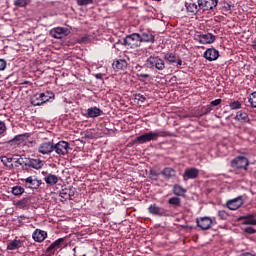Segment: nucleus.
<instances>
[{
	"mask_svg": "<svg viewBox=\"0 0 256 256\" xmlns=\"http://www.w3.org/2000/svg\"><path fill=\"white\" fill-rule=\"evenodd\" d=\"M7 131V126L5 122L0 121V135H3Z\"/></svg>",
	"mask_w": 256,
	"mask_h": 256,
	"instance_id": "49530a36",
	"label": "nucleus"
},
{
	"mask_svg": "<svg viewBox=\"0 0 256 256\" xmlns=\"http://www.w3.org/2000/svg\"><path fill=\"white\" fill-rule=\"evenodd\" d=\"M168 205H171L173 209H177V207H181V198L177 196L169 198Z\"/></svg>",
	"mask_w": 256,
	"mask_h": 256,
	"instance_id": "2f4dec72",
	"label": "nucleus"
},
{
	"mask_svg": "<svg viewBox=\"0 0 256 256\" xmlns=\"http://www.w3.org/2000/svg\"><path fill=\"white\" fill-rule=\"evenodd\" d=\"M136 69L138 70V71H141V69H143V67L142 66H136Z\"/></svg>",
	"mask_w": 256,
	"mask_h": 256,
	"instance_id": "4d7b16f0",
	"label": "nucleus"
},
{
	"mask_svg": "<svg viewBox=\"0 0 256 256\" xmlns=\"http://www.w3.org/2000/svg\"><path fill=\"white\" fill-rule=\"evenodd\" d=\"M140 42L141 43H155V35L150 32H142L140 34Z\"/></svg>",
	"mask_w": 256,
	"mask_h": 256,
	"instance_id": "393cba45",
	"label": "nucleus"
},
{
	"mask_svg": "<svg viewBox=\"0 0 256 256\" xmlns=\"http://www.w3.org/2000/svg\"><path fill=\"white\" fill-rule=\"evenodd\" d=\"M244 225H256V219L254 214H248L243 216Z\"/></svg>",
	"mask_w": 256,
	"mask_h": 256,
	"instance_id": "c9c22d12",
	"label": "nucleus"
},
{
	"mask_svg": "<svg viewBox=\"0 0 256 256\" xmlns=\"http://www.w3.org/2000/svg\"><path fill=\"white\" fill-rule=\"evenodd\" d=\"M160 174L166 179L167 181L171 179H175L177 177V171L172 167H165Z\"/></svg>",
	"mask_w": 256,
	"mask_h": 256,
	"instance_id": "f3484780",
	"label": "nucleus"
},
{
	"mask_svg": "<svg viewBox=\"0 0 256 256\" xmlns=\"http://www.w3.org/2000/svg\"><path fill=\"white\" fill-rule=\"evenodd\" d=\"M78 5H91L93 3V0H77Z\"/></svg>",
	"mask_w": 256,
	"mask_h": 256,
	"instance_id": "a18cd8bd",
	"label": "nucleus"
},
{
	"mask_svg": "<svg viewBox=\"0 0 256 256\" xmlns=\"http://www.w3.org/2000/svg\"><path fill=\"white\" fill-rule=\"evenodd\" d=\"M240 256H256V255L251 252H244V253L240 254Z\"/></svg>",
	"mask_w": 256,
	"mask_h": 256,
	"instance_id": "5fc2aeb1",
	"label": "nucleus"
},
{
	"mask_svg": "<svg viewBox=\"0 0 256 256\" xmlns=\"http://www.w3.org/2000/svg\"><path fill=\"white\" fill-rule=\"evenodd\" d=\"M29 168L39 171V169H43V161L41 159L28 158V169Z\"/></svg>",
	"mask_w": 256,
	"mask_h": 256,
	"instance_id": "4be33fe9",
	"label": "nucleus"
},
{
	"mask_svg": "<svg viewBox=\"0 0 256 256\" xmlns=\"http://www.w3.org/2000/svg\"><path fill=\"white\" fill-rule=\"evenodd\" d=\"M196 39L202 45H210L211 43H215V40L217 39V37L211 33H206V34H199Z\"/></svg>",
	"mask_w": 256,
	"mask_h": 256,
	"instance_id": "ddd939ff",
	"label": "nucleus"
},
{
	"mask_svg": "<svg viewBox=\"0 0 256 256\" xmlns=\"http://www.w3.org/2000/svg\"><path fill=\"white\" fill-rule=\"evenodd\" d=\"M232 169H242L247 171L249 169V159L245 156H237L230 163Z\"/></svg>",
	"mask_w": 256,
	"mask_h": 256,
	"instance_id": "7ed1b4c3",
	"label": "nucleus"
},
{
	"mask_svg": "<svg viewBox=\"0 0 256 256\" xmlns=\"http://www.w3.org/2000/svg\"><path fill=\"white\" fill-rule=\"evenodd\" d=\"M173 193L176 197H184L185 193H187V189L183 188V186L179 184H175L173 186Z\"/></svg>",
	"mask_w": 256,
	"mask_h": 256,
	"instance_id": "c85d7f7f",
	"label": "nucleus"
},
{
	"mask_svg": "<svg viewBox=\"0 0 256 256\" xmlns=\"http://www.w3.org/2000/svg\"><path fill=\"white\" fill-rule=\"evenodd\" d=\"M248 102L250 103L251 107L256 109V92H253L248 97Z\"/></svg>",
	"mask_w": 256,
	"mask_h": 256,
	"instance_id": "ea45409f",
	"label": "nucleus"
},
{
	"mask_svg": "<svg viewBox=\"0 0 256 256\" xmlns=\"http://www.w3.org/2000/svg\"><path fill=\"white\" fill-rule=\"evenodd\" d=\"M164 60L168 63H177V56L173 52H167L164 54Z\"/></svg>",
	"mask_w": 256,
	"mask_h": 256,
	"instance_id": "e433bc0d",
	"label": "nucleus"
},
{
	"mask_svg": "<svg viewBox=\"0 0 256 256\" xmlns=\"http://www.w3.org/2000/svg\"><path fill=\"white\" fill-rule=\"evenodd\" d=\"M71 34V30L65 27H56L50 30V37L54 39H63Z\"/></svg>",
	"mask_w": 256,
	"mask_h": 256,
	"instance_id": "9d476101",
	"label": "nucleus"
},
{
	"mask_svg": "<svg viewBox=\"0 0 256 256\" xmlns=\"http://www.w3.org/2000/svg\"><path fill=\"white\" fill-rule=\"evenodd\" d=\"M127 65L128 63L125 59H116L112 63V67L116 71H125V69H127Z\"/></svg>",
	"mask_w": 256,
	"mask_h": 256,
	"instance_id": "412c9836",
	"label": "nucleus"
},
{
	"mask_svg": "<svg viewBox=\"0 0 256 256\" xmlns=\"http://www.w3.org/2000/svg\"><path fill=\"white\" fill-rule=\"evenodd\" d=\"M13 161H15V158H9L7 156L1 157V162L3 163V165H5V167H9V169H13V164L9 165V163H13Z\"/></svg>",
	"mask_w": 256,
	"mask_h": 256,
	"instance_id": "58836bf2",
	"label": "nucleus"
},
{
	"mask_svg": "<svg viewBox=\"0 0 256 256\" xmlns=\"http://www.w3.org/2000/svg\"><path fill=\"white\" fill-rule=\"evenodd\" d=\"M101 115H103V110L97 108L96 106L87 109L86 117L95 119V117H101Z\"/></svg>",
	"mask_w": 256,
	"mask_h": 256,
	"instance_id": "b1692460",
	"label": "nucleus"
},
{
	"mask_svg": "<svg viewBox=\"0 0 256 256\" xmlns=\"http://www.w3.org/2000/svg\"><path fill=\"white\" fill-rule=\"evenodd\" d=\"M204 58L207 61H217L219 59V52L215 48H209L204 52Z\"/></svg>",
	"mask_w": 256,
	"mask_h": 256,
	"instance_id": "a211bd4d",
	"label": "nucleus"
},
{
	"mask_svg": "<svg viewBox=\"0 0 256 256\" xmlns=\"http://www.w3.org/2000/svg\"><path fill=\"white\" fill-rule=\"evenodd\" d=\"M32 239H34L36 243H43L44 239H47V231L36 229L32 234Z\"/></svg>",
	"mask_w": 256,
	"mask_h": 256,
	"instance_id": "6ab92c4d",
	"label": "nucleus"
},
{
	"mask_svg": "<svg viewBox=\"0 0 256 256\" xmlns=\"http://www.w3.org/2000/svg\"><path fill=\"white\" fill-rule=\"evenodd\" d=\"M150 141H155V135L153 131L144 133L136 137L134 143H137L138 145H143L145 143H149Z\"/></svg>",
	"mask_w": 256,
	"mask_h": 256,
	"instance_id": "9b49d317",
	"label": "nucleus"
},
{
	"mask_svg": "<svg viewBox=\"0 0 256 256\" xmlns=\"http://www.w3.org/2000/svg\"><path fill=\"white\" fill-rule=\"evenodd\" d=\"M222 101L223 100H221V99H216L214 101H211L209 105H210L211 108L217 107V105H221Z\"/></svg>",
	"mask_w": 256,
	"mask_h": 256,
	"instance_id": "09e8293b",
	"label": "nucleus"
},
{
	"mask_svg": "<svg viewBox=\"0 0 256 256\" xmlns=\"http://www.w3.org/2000/svg\"><path fill=\"white\" fill-rule=\"evenodd\" d=\"M42 101H43V98L41 97V93H37V94L33 95L30 99V103L34 107H39V106L43 105Z\"/></svg>",
	"mask_w": 256,
	"mask_h": 256,
	"instance_id": "cd10ccee",
	"label": "nucleus"
},
{
	"mask_svg": "<svg viewBox=\"0 0 256 256\" xmlns=\"http://www.w3.org/2000/svg\"><path fill=\"white\" fill-rule=\"evenodd\" d=\"M218 217L222 220L225 221L228 217L229 214L225 210H219L218 211Z\"/></svg>",
	"mask_w": 256,
	"mask_h": 256,
	"instance_id": "c03bdc74",
	"label": "nucleus"
},
{
	"mask_svg": "<svg viewBox=\"0 0 256 256\" xmlns=\"http://www.w3.org/2000/svg\"><path fill=\"white\" fill-rule=\"evenodd\" d=\"M5 69H7V61L0 59V71H5Z\"/></svg>",
	"mask_w": 256,
	"mask_h": 256,
	"instance_id": "de8ad7c7",
	"label": "nucleus"
},
{
	"mask_svg": "<svg viewBox=\"0 0 256 256\" xmlns=\"http://www.w3.org/2000/svg\"><path fill=\"white\" fill-rule=\"evenodd\" d=\"M59 196L62 199H69V201H73V197H75V191L73 190V187L64 188L60 191Z\"/></svg>",
	"mask_w": 256,
	"mask_h": 256,
	"instance_id": "aec40b11",
	"label": "nucleus"
},
{
	"mask_svg": "<svg viewBox=\"0 0 256 256\" xmlns=\"http://www.w3.org/2000/svg\"><path fill=\"white\" fill-rule=\"evenodd\" d=\"M201 111H202V114H200V117H202V115H209V113L213 111V108H211V105H207V106H203Z\"/></svg>",
	"mask_w": 256,
	"mask_h": 256,
	"instance_id": "79ce46f5",
	"label": "nucleus"
},
{
	"mask_svg": "<svg viewBox=\"0 0 256 256\" xmlns=\"http://www.w3.org/2000/svg\"><path fill=\"white\" fill-rule=\"evenodd\" d=\"M54 151L56 155H59V157H65V155H69V151H71V145L69 142L61 140L54 144Z\"/></svg>",
	"mask_w": 256,
	"mask_h": 256,
	"instance_id": "39448f33",
	"label": "nucleus"
},
{
	"mask_svg": "<svg viewBox=\"0 0 256 256\" xmlns=\"http://www.w3.org/2000/svg\"><path fill=\"white\" fill-rule=\"evenodd\" d=\"M123 43L130 49H137V47H141V35L139 33L130 34L124 38Z\"/></svg>",
	"mask_w": 256,
	"mask_h": 256,
	"instance_id": "f03ea898",
	"label": "nucleus"
},
{
	"mask_svg": "<svg viewBox=\"0 0 256 256\" xmlns=\"http://www.w3.org/2000/svg\"><path fill=\"white\" fill-rule=\"evenodd\" d=\"M21 247H23L22 240L14 239L7 244L8 251H15L16 249H21Z\"/></svg>",
	"mask_w": 256,
	"mask_h": 256,
	"instance_id": "a878e982",
	"label": "nucleus"
},
{
	"mask_svg": "<svg viewBox=\"0 0 256 256\" xmlns=\"http://www.w3.org/2000/svg\"><path fill=\"white\" fill-rule=\"evenodd\" d=\"M40 95L42 97V105H44V103H47V101H49L50 99H55V94L51 91L40 93Z\"/></svg>",
	"mask_w": 256,
	"mask_h": 256,
	"instance_id": "f704fd0d",
	"label": "nucleus"
},
{
	"mask_svg": "<svg viewBox=\"0 0 256 256\" xmlns=\"http://www.w3.org/2000/svg\"><path fill=\"white\" fill-rule=\"evenodd\" d=\"M148 213L154 215L155 217H171V212L163 207H160L156 203L151 204L148 207Z\"/></svg>",
	"mask_w": 256,
	"mask_h": 256,
	"instance_id": "20e7f679",
	"label": "nucleus"
},
{
	"mask_svg": "<svg viewBox=\"0 0 256 256\" xmlns=\"http://www.w3.org/2000/svg\"><path fill=\"white\" fill-rule=\"evenodd\" d=\"M42 175L44 176V181L48 187H54V185H57L59 183V176L55 174H51L47 171H42Z\"/></svg>",
	"mask_w": 256,
	"mask_h": 256,
	"instance_id": "f8f14e48",
	"label": "nucleus"
},
{
	"mask_svg": "<svg viewBox=\"0 0 256 256\" xmlns=\"http://www.w3.org/2000/svg\"><path fill=\"white\" fill-rule=\"evenodd\" d=\"M21 181L22 185H24L26 189H31L32 191L39 189V187L43 185V180L37 179V176H29L27 178H22Z\"/></svg>",
	"mask_w": 256,
	"mask_h": 256,
	"instance_id": "f257e3e1",
	"label": "nucleus"
},
{
	"mask_svg": "<svg viewBox=\"0 0 256 256\" xmlns=\"http://www.w3.org/2000/svg\"><path fill=\"white\" fill-rule=\"evenodd\" d=\"M185 7L187 10V13H191V15H197L199 13V6L193 2H185Z\"/></svg>",
	"mask_w": 256,
	"mask_h": 256,
	"instance_id": "bb28decb",
	"label": "nucleus"
},
{
	"mask_svg": "<svg viewBox=\"0 0 256 256\" xmlns=\"http://www.w3.org/2000/svg\"><path fill=\"white\" fill-rule=\"evenodd\" d=\"M146 65L150 67V69H157L158 71H163L165 69V60L159 58V56H150L147 61Z\"/></svg>",
	"mask_w": 256,
	"mask_h": 256,
	"instance_id": "423d86ee",
	"label": "nucleus"
},
{
	"mask_svg": "<svg viewBox=\"0 0 256 256\" xmlns=\"http://www.w3.org/2000/svg\"><path fill=\"white\" fill-rule=\"evenodd\" d=\"M137 97H138V101H141V103H144V101H146L145 96H143L141 94H138Z\"/></svg>",
	"mask_w": 256,
	"mask_h": 256,
	"instance_id": "603ef678",
	"label": "nucleus"
},
{
	"mask_svg": "<svg viewBox=\"0 0 256 256\" xmlns=\"http://www.w3.org/2000/svg\"><path fill=\"white\" fill-rule=\"evenodd\" d=\"M235 119L240 123H251V118H249V114H247V112L243 110H239L236 112Z\"/></svg>",
	"mask_w": 256,
	"mask_h": 256,
	"instance_id": "5701e85b",
	"label": "nucleus"
},
{
	"mask_svg": "<svg viewBox=\"0 0 256 256\" xmlns=\"http://www.w3.org/2000/svg\"><path fill=\"white\" fill-rule=\"evenodd\" d=\"M12 195H15V197H19L20 195H23L25 193V188L22 186H13L11 190Z\"/></svg>",
	"mask_w": 256,
	"mask_h": 256,
	"instance_id": "4c0bfd02",
	"label": "nucleus"
},
{
	"mask_svg": "<svg viewBox=\"0 0 256 256\" xmlns=\"http://www.w3.org/2000/svg\"><path fill=\"white\" fill-rule=\"evenodd\" d=\"M228 209L230 211H237L241 205H243V198L241 196L234 198L232 200H228L226 203Z\"/></svg>",
	"mask_w": 256,
	"mask_h": 256,
	"instance_id": "4468645a",
	"label": "nucleus"
},
{
	"mask_svg": "<svg viewBox=\"0 0 256 256\" xmlns=\"http://www.w3.org/2000/svg\"><path fill=\"white\" fill-rule=\"evenodd\" d=\"M199 177V169L188 168L183 174V181H189V179H197Z\"/></svg>",
	"mask_w": 256,
	"mask_h": 256,
	"instance_id": "dca6fc26",
	"label": "nucleus"
},
{
	"mask_svg": "<svg viewBox=\"0 0 256 256\" xmlns=\"http://www.w3.org/2000/svg\"><path fill=\"white\" fill-rule=\"evenodd\" d=\"M213 219L208 216L199 217L196 218V225L199 227L202 231H208L213 226Z\"/></svg>",
	"mask_w": 256,
	"mask_h": 256,
	"instance_id": "1a4fd4ad",
	"label": "nucleus"
},
{
	"mask_svg": "<svg viewBox=\"0 0 256 256\" xmlns=\"http://www.w3.org/2000/svg\"><path fill=\"white\" fill-rule=\"evenodd\" d=\"M245 233H248L249 235H253V233H256L255 229L253 227H246Z\"/></svg>",
	"mask_w": 256,
	"mask_h": 256,
	"instance_id": "8fccbe9b",
	"label": "nucleus"
},
{
	"mask_svg": "<svg viewBox=\"0 0 256 256\" xmlns=\"http://www.w3.org/2000/svg\"><path fill=\"white\" fill-rule=\"evenodd\" d=\"M55 143L52 141H44L38 145L37 151L40 155H51L54 151Z\"/></svg>",
	"mask_w": 256,
	"mask_h": 256,
	"instance_id": "0eeeda50",
	"label": "nucleus"
},
{
	"mask_svg": "<svg viewBox=\"0 0 256 256\" xmlns=\"http://www.w3.org/2000/svg\"><path fill=\"white\" fill-rule=\"evenodd\" d=\"M197 3L202 11H213L219 5V0H197Z\"/></svg>",
	"mask_w": 256,
	"mask_h": 256,
	"instance_id": "6e6552de",
	"label": "nucleus"
},
{
	"mask_svg": "<svg viewBox=\"0 0 256 256\" xmlns=\"http://www.w3.org/2000/svg\"><path fill=\"white\" fill-rule=\"evenodd\" d=\"M14 162L17 164V165H20V167H22V169H28V166H29V158H23V157H20V158H15Z\"/></svg>",
	"mask_w": 256,
	"mask_h": 256,
	"instance_id": "7c9ffc66",
	"label": "nucleus"
},
{
	"mask_svg": "<svg viewBox=\"0 0 256 256\" xmlns=\"http://www.w3.org/2000/svg\"><path fill=\"white\" fill-rule=\"evenodd\" d=\"M137 77L142 78V79H149V77H151V75L145 74V73H138Z\"/></svg>",
	"mask_w": 256,
	"mask_h": 256,
	"instance_id": "3c124183",
	"label": "nucleus"
},
{
	"mask_svg": "<svg viewBox=\"0 0 256 256\" xmlns=\"http://www.w3.org/2000/svg\"><path fill=\"white\" fill-rule=\"evenodd\" d=\"M176 63H177V65L181 66V65H183V60L176 58Z\"/></svg>",
	"mask_w": 256,
	"mask_h": 256,
	"instance_id": "6e6d98bb",
	"label": "nucleus"
},
{
	"mask_svg": "<svg viewBox=\"0 0 256 256\" xmlns=\"http://www.w3.org/2000/svg\"><path fill=\"white\" fill-rule=\"evenodd\" d=\"M17 205L20 209H27L31 205V197L22 198L17 202Z\"/></svg>",
	"mask_w": 256,
	"mask_h": 256,
	"instance_id": "473e14b6",
	"label": "nucleus"
},
{
	"mask_svg": "<svg viewBox=\"0 0 256 256\" xmlns=\"http://www.w3.org/2000/svg\"><path fill=\"white\" fill-rule=\"evenodd\" d=\"M29 137H31V134H29V133L19 134V135H16V136L11 140V142L23 143V141H25L26 139H29Z\"/></svg>",
	"mask_w": 256,
	"mask_h": 256,
	"instance_id": "72a5a7b5",
	"label": "nucleus"
},
{
	"mask_svg": "<svg viewBox=\"0 0 256 256\" xmlns=\"http://www.w3.org/2000/svg\"><path fill=\"white\" fill-rule=\"evenodd\" d=\"M94 77L96 79H100V81H103V74H101V73L95 74Z\"/></svg>",
	"mask_w": 256,
	"mask_h": 256,
	"instance_id": "864d4df0",
	"label": "nucleus"
},
{
	"mask_svg": "<svg viewBox=\"0 0 256 256\" xmlns=\"http://www.w3.org/2000/svg\"><path fill=\"white\" fill-rule=\"evenodd\" d=\"M229 107L232 110L241 109V102L239 101L230 102Z\"/></svg>",
	"mask_w": 256,
	"mask_h": 256,
	"instance_id": "37998d69",
	"label": "nucleus"
},
{
	"mask_svg": "<svg viewBox=\"0 0 256 256\" xmlns=\"http://www.w3.org/2000/svg\"><path fill=\"white\" fill-rule=\"evenodd\" d=\"M62 243H65V238L57 239L46 249V253L49 254V256L55 255V251L61 247Z\"/></svg>",
	"mask_w": 256,
	"mask_h": 256,
	"instance_id": "2eb2a0df",
	"label": "nucleus"
},
{
	"mask_svg": "<svg viewBox=\"0 0 256 256\" xmlns=\"http://www.w3.org/2000/svg\"><path fill=\"white\" fill-rule=\"evenodd\" d=\"M15 7H27L29 5V2L27 0H14Z\"/></svg>",
	"mask_w": 256,
	"mask_h": 256,
	"instance_id": "a19ab883",
	"label": "nucleus"
},
{
	"mask_svg": "<svg viewBox=\"0 0 256 256\" xmlns=\"http://www.w3.org/2000/svg\"><path fill=\"white\" fill-rule=\"evenodd\" d=\"M159 137H175V134L167 130H160V131L154 132V140L157 141Z\"/></svg>",
	"mask_w": 256,
	"mask_h": 256,
	"instance_id": "c756f323",
	"label": "nucleus"
}]
</instances>
